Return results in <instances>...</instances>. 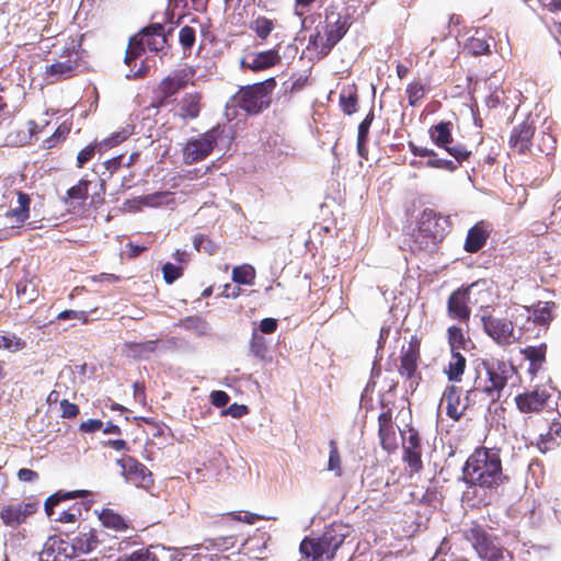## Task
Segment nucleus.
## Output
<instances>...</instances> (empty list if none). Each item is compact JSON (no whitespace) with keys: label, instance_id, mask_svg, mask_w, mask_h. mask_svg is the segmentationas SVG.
Here are the masks:
<instances>
[{"label":"nucleus","instance_id":"nucleus-1","mask_svg":"<svg viewBox=\"0 0 561 561\" xmlns=\"http://www.w3.org/2000/svg\"><path fill=\"white\" fill-rule=\"evenodd\" d=\"M463 480L472 486L496 489L507 482L503 472L500 450L478 447L468 457L462 469Z\"/></svg>","mask_w":561,"mask_h":561},{"label":"nucleus","instance_id":"nucleus-2","mask_svg":"<svg viewBox=\"0 0 561 561\" xmlns=\"http://www.w3.org/2000/svg\"><path fill=\"white\" fill-rule=\"evenodd\" d=\"M351 27L348 14H342L336 7L325 9L323 34L316 28L308 39V49L313 50L319 59L327 57L333 47L345 36Z\"/></svg>","mask_w":561,"mask_h":561},{"label":"nucleus","instance_id":"nucleus-3","mask_svg":"<svg viewBox=\"0 0 561 561\" xmlns=\"http://www.w3.org/2000/svg\"><path fill=\"white\" fill-rule=\"evenodd\" d=\"M348 535L350 528L347 525L334 522L325 527L320 537H306L300 542L299 551L308 561H332L336 550L343 545Z\"/></svg>","mask_w":561,"mask_h":561},{"label":"nucleus","instance_id":"nucleus-4","mask_svg":"<svg viewBox=\"0 0 561 561\" xmlns=\"http://www.w3.org/2000/svg\"><path fill=\"white\" fill-rule=\"evenodd\" d=\"M515 371L514 366L505 360L482 362L471 391L485 393L493 401L500 399L501 391L506 387L508 378Z\"/></svg>","mask_w":561,"mask_h":561},{"label":"nucleus","instance_id":"nucleus-5","mask_svg":"<svg viewBox=\"0 0 561 561\" xmlns=\"http://www.w3.org/2000/svg\"><path fill=\"white\" fill-rule=\"evenodd\" d=\"M277 85L274 77L241 87L233 95L234 105L248 115H257L272 104V94Z\"/></svg>","mask_w":561,"mask_h":561},{"label":"nucleus","instance_id":"nucleus-6","mask_svg":"<svg viewBox=\"0 0 561 561\" xmlns=\"http://www.w3.org/2000/svg\"><path fill=\"white\" fill-rule=\"evenodd\" d=\"M463 537L471 542L474 551L483 561L514 560L511 551L501 546L496 537L490 535L480 524L473 522L463 530Z\"/></svg>","mask_w":561,"mask_h":561},{"label":"nucleus","instance_id":"nucleus-7","mask_svg":"<svg viewBox=\"0 0 561 561\" xmlns=\"http://www.w3.org/2000/svg\"><path fill=\"white\" fill-rule=\"evenodd\" d=\"M450 227L451 222L448 216L437 214L433 209H424L415 241L423 249H433L444 240Z\"/></svg>","mask_w":561,"mask_h":561},{"label":"nucleus","instance_id":"nucleus-8","mask_svg":"<svg viewBox=\"0 0 561 561\" xmlns=\"http://www.w3.org/2000/svg\"><path fill=\"white\" fill-rule=\"evenodd\" d=\"M224 134L225 126L217 124L198 136L190 138L182 149L183 162L191 165L205 160L213 153Z\"/></svg>","mask_w":561,"mask_h":561},{"label":"nucleus","instance_id":"nucleus-9","mask_svg":"<svg viewBox=\"0 0 561 561\" xmlns=\"http://www.w3.org/2000/svg\"><path fill=\"white\" fill-rule=\"evenodd\" d=\"M553 301H538L529 307H525L527 312L525 321L518 324V331H522L523 342L538 339L545 333L553 320Z\"/></svg>","mask_w":561,"mask_h":561},{"label":"nucleus","instance_id":"nucleus-10","mask_svg":"<svg viewBox=\"0 0 561 561\" xmlns=\"http://www.w3.org/2000/svg\"><path fill=\"white\" fill-rule=\"evenodd\" d=\"M399 359L398 373L404 379L407 391L413 393L422 380V375L419 371L421 342L417 336L413 335L408 346H402Z\"/></svg>","mask_w":561,"mask_h":561},{"label":"nucleus","instance_id":"nucleus-11","mask_svg":"<svg viewBox=\"0 0 561 561\" xmlns=\"http://www.w3.org/2000/svg\"><path fill=\"white\" fill-rule=\"evenodd\" d=\"M195 73L196 71L193 67L184 66L164 77L158 84V96L153 106L163 107L169 105L173 101V96L181 90H184L190 83H193Z\"/></svg>","mask_w":561,"mask_h":561},{"label":"nucleus","instance_id":"nucleus-12","mask_svg":"<svg viewBox=\"0 0 561 561\" xmlns=\"http://www.w3.org/2000/svg\"><path fill=\"white\" fill-rule=\"evenodd\" d=\"M484 332L500 346L523 342L522 331H515V324L507 318L484 314L481 318Z\"/></svg>","mask_w":561,"mask_h":561},{"label":"nucleus","instance_id":"nucleus-13","mask_svg":"<svg viewBox=\"0 0 561 561\" xmlns=\"http://www.w3.org/2000/svg\"><path fill=\"white\" fill-rule=\"evenodd\" d=\"M379 405L382 410L377 419L380 446L387 453H393L398 448L397 433L393 423L394 402L381 397Z\"/></svg>","mask_w":561,"mask_h":561},{"label":"nucleus","instance_id":"nucleus-14","mask_svg":"<svg viewBox=\"0 0 561 561\" xmlns=\"http://www.w3.org/2000/svg\"><path fill=\"white\" fill-rule=\"evenodd\" d=\"M117 465L122 468V474L127 482L146 490L153 485L151 471L136 458L124 456L117 460Z\"/></svg>","mask_w":561,"mask_h":561},{"label":"nucleus","instance_id":"nucleus-15","mask_svg":"<svg viewBox=\"0 0 561 561\" xmlns=\"http://www.w3.org/2000/svg\"><path fill=\"white\" fill-rule=\"evenodd\" d=\"M280 45L277 44L271 49L250 53L240 60V68L253 72H260L273 68L280 64Z\"/></svg>","mask_w":561,"mask_h":561},{"label":"nucleus","instance_id":"nucleus-16","mask_svg":"<svg viewBox=\"0 0 561 561\" xmlns=\"http://www.w3.org/2000/svg\"><path fill=\"white\" fill-rule=\"evenodd\" d=\"M535 131V122L530 117H526L522 123L514 126L508 138L511 150L517 154L529 153Z\"/></svg>","mask_w":561,"mask_h":561},{"label":"nucleus","instance_id":"nucleus-17","mask_svg":"<svg viewBox=\"0 0 561 561\" xmlns=\"http://www.w3.org/2000/svg\"><path fill=\"white\" fill-rule=\"evenodd\" d=\"M60 58H64V60H57L46 67L45 73L47 78H51V82H58L73 77L79 67L78 51L75 50L73 47L65 49Z\"/></svg>","mask_w":561,"mask_h":561},{"label":"nucleus","instance_id":"nucleus-18","mask_svg":"<svg viewBox=\"0 0 561 561\" xmlns=\"http://www.w3.org/2000/svg\"><path fill=\"white\" fill-rule=\"evenodd\" d=\"M470 288L471 286H461L449 295L447 299V314L450 319L463 323L469 322L471 316V309L469 307Z\"/></svg>","mask_w":561,"mask_h":561},{"label":"nucleus","instance_id":"nucleus-19","mask_svg":"<svg viewBox=\"0 0 561 561\" xmlns=\"http://www.w3.org/2000/svg\"><path fill=\"white\" fill-rule=\"evenodd\" d=\"M37 510L35 503H15L7 504L0 507V517L2 523L8 526L15 528L19 525L26 522Z\"/></svg>","mask_w":561,"mask_h":561},{"label":"nucleus","instance_id":"nucleus-20","mask_svg":"<svg viewBox=\"0 0 561 561\" xmlns=\"http://www.w3.org/2000/svg\"><path fill=\"white\" fill-rule=\"evenodd\" d=\"M551 394L545 389L526 391L515 397V402L522 413H537L545 409Z\"/></svg>","mask_w":561,"mask_h":561},{"label":"nucleus","instance_id":"nucleus-21","mask_svg":"<svg viewBox=\"0 0 561 561\" xmlns=\"http://www.w3.org/2000/svg\"><path fill=\"white\" fill-rule=\"evenodd\" d=\"M71 558L70 543L58 536L49 537L39 552L41 561H67Z\"/></svg>","mask_w":561,"mask_h":561},{"label":"nucleus","instance_id":"nucleus-22","mask_svg":"<svg viewBox=\"0 0 561 561\" xmlns=\"http://www.w3.org/2000/svg\"><path fill=\"white\" fill-rule=\"evenodd\" d=\"M408 433V440L403 443V460L413 472H419L423 468L421 438L413 427H410Z\"/></svg>","mask_w":561,"mask_h":561},{"label":"nucleus","instance_id":"nucleus-23","mask_svg":"<svg viewBox=\"0 0 561 561\" xmlns=\"http://www.w3.org/2000/svg\"><path fill=\"white\" fill-rule=\"evenodd\" d=\"M203 108V95L201 92H187L178 102V113L183 121L196 119Z\"/></svg>","mask_w":561,"mask_h":561},{"label":"nucleus","instance_id":"nucleus-24","mask_svg":"<svg viewBox=\"0 0 561 561\" xmlns=\"http://www.w3.org/2000/svg\"><path fill=\"white\" fill-rule=\"evenodd\" d=\"M461 389L455 385H448L442 397V404H445L446 414L454 421H459L467 409L461 402Z\"/></svg>","mask_w":561,"mask_h":561},{"label":"nucleus","instance_id":"nucleus-25","mask_svg":"<svg viewBox=\"0 0 561 561\" xmlns=\"http://www.w3.org/2000/svg\"><path fill=\"white\" fill-rule=\"evenodd\" d=\"M490 237V230L484 221H479L472 226L467 233L463 249L468 253H477L486 243Z\"/></svg>","mask_w":561,"mask_h":561},{"label":"nucleus","instance_id":"nucleus-26","mask_svg":"<svg viewBox=\"0 0 561 561\" xmlns=\"http://www.w3.org/2000/svg\"><path fill=\"white\" fill-rule=\"evenodd\" d=\"M128 203L136 210H141L144 207L169 206L174 203V197L171 192L162 191L135 197Z\"/></svg>","mask_w":561,"mask_h":561},{"label":"nucleus","instance_id":"nucleus-27","mask_svg":"<svg viewBox=\"0 0 561 561\" xmlns=\"http://www.w3.org/2000/svg\"><path fill=\"white\" fill-rule=\"evenodd\" d=\"M241 534L237 527L231 526L228 534L205 539L207 549L226 552L237 547Z\"/></svg>","mask_w":561,"mask_h":561},{"label":"nucleus","instance_id":"nucleus-28","mask_svg":"<svg viewBox=\"0 0 561 561\" xmlns=\"http://www.w3.org/2000/svg\"><path fill=\"white\" fill-rule=\"evenodd\" d=\"M100 540L95 529H90L88 533H80L76 536L70 543L72 556L87 554L96 549Z\"/></svg>","mask_w":561,"mask_h":561},{"label":"nucleus","instance_id":"nucleus-29","mask_svg":"<svg viewBox=\"0 0 561 561\" xmlns=\"http://www.w3.org/2000/svg\"><path fill=\"white\" fill-rule=\"evenodd\" d=\"M16 206L5 211V217L13 220L16 226H22L30 218L31 197L28 194L18 191Z\"/></svg>","mask_w":561,"mask_h":561},{"label":"nucleus","instance_id":"nucleus-30","mask_svg":"<svg viewBox=\"0 0 561 561\" xmlns=\"http://www.w3.org/2000/svg\"><path fill=\"white\" fill-rule=\"evenodd\" d=\"M139 33H146L144 43L148 50L158 53L163 49L168 39L164 35V27L162 24H151L145 27Z\"/></svg>","mask_w":561,"mask_h":561},{"label":"nucleus","instance_id":"nucleus-31","mask_svg":"<svg viewBox=\"0 0 561 561\" xmlns=\"http://www.w3.org/2000/svg\"><path fill=\"white\" fill-rule=\"evenodd\" d=\"M158 340H149L144 342H125L123 351L128 357L136 360L147 359L150 354L157 350Z\"/></svg>","mask_w":561,"mask_h":561},{"label":"nucleus","instance_id":"nucleus-32","mask_svg":"<svg viewBox=\"0 0 561 561\" xmlns=\"http://www.w3.org/2000/svg\"><path fill=\"white\" fill-rule=\"evenodd\" d=\"M358 89L356 84L344 85L339 95V105L345 115H353L358 111Z\"/></svg>","mask_w":561,"mask_h":561},{"label":"nucleus","instance_id":"nucleus-33","mask_svg":"<svg viewBox=\"0 0 561 561\" xmlns=\"http://www.w3.org/2000/svg\"><path fill=\"white\" fill-rule=\"evenodd\" d=\"M467 367V359L460 352H450L444 374L451 382H460Z\"/></svg>","mask_w":561,"mask_h":561},{"label":"nucleus","instance_id":"nucleus-34","mask_svg":"<svg viewBox=\"0 0 561 561\" xmlns=\"http://www.w3.org/2000/svg\"><path fill=\"white\" fill-rule=\"evenodd\" d=\"M87 495H89V491H85V490H76V491L59 490L46 499L45 504H44L45 513L48 517H53V515L55 513L54 508L59 503H61L64 501H68V500L78 499V497H85Z\"/></svg>","mask_w":561,"mask_h":561},{"label":"nucleus","instance_id":"nucleus-35","mask_svg":"<svg viewBox=\"0 0 561 561\" xmlns=\"http://www.w3.org/2000/svg\"><path fill=\"white\" fill-rule=\"evenodd\" d=\"M99 519L105 528L117 533H124L131 528L128 520L112 508H103L99 514Z\"/></svg>","mask_w":561,"mask_h":561},{"label":"nucleus","instance_id":"nucleus-36","mask_svg":"<svg viewBox=\"0 0 561 561\" xmlns=\"http://www.w3.org/2000/svg\"><path fill=\"white\" fill-rule=\"evenodd\" d=\"M523 356L529 360V371L536 375L546 362L547 344L541 343L538 346H527L520 351Z\"/></svg>","mask_w":561,"mask_h":561},{"label":"nucleus","instance_id":"nucleus-37","mask_svg":"<svg viewBox=\"0 0 561 561\" xmlns=\"http://www.w3.org/2000/svg\"><path fill=\"white\" fill-rule=\"evenodd\" d=\"M451 129V122H439L430 128V138L437 147L444 148L448 144H453L454 138Z\"/></svg>","mask_w":561,"mask_h":561},{"label":"nucleus","instance_id":"nucleus-38","mask_svg":"<svg viewBox=\"0 0 561 561\" xmlns=\"http://www.w3.org/2000/svg\"><path fill=\"white\" fill-rule=\"evenodd\" d=\"M276 22L275 20L268 19L264 15L256 16L253 21L250 22L249 28L254 32L257 38L262 42H265L272 32L275 30Z\"/></svg>","mask_w":561,"mask_h":561},{"label":"nucleus","instance_id":"nucleus-39","mask_svg":"<svg viewBox=\"0 0 561 561\" xmlns=\"http://www.w3.org/2000/svg\"><path fill=\"white\" fill-rule=\"evenodd\" d=\"M16 296L24 304L34 302L38 297L36 283L32 278L24 277L16 283Z\"/></svg>","mask_w":561,"mask_h":561},{"label":"nucleus","instance_id":"nucleus-40","mask_svg":"<svg viewBox=\"0 0 561 561\" xmlns=\"http://www.w3.org/2000/svg\"><path fill=\"white\" fill-rule=\"evenodd\" d=\"M430 91V87L426 85L422 79H413L408 83L405 94L410 106L419 105L420 101L423 100L426 93Z\"/></svg>","mask_w":561,"mask_h":561},{"label":"nucleus","instance_id":"nucleus-41","mask_svg":"<svg viewBox=\"0 0 561 561\" xmlns=\"http://www.w3.org/2000/svg\"><path fill=\"white\" fill-rule=\"evenodd\" d=\"M72 128V123L62 122L55 131L42 142L43 149H53L62 144L69 136Z\"/></svg>","mask_w":561,"mask_h":561},{"label":"nucleus","instance_id":"nucleus-42","mask_svg":"<svg viewBox=\"0 0 561 561\" xmlns=\"http://www.w3.org/2000/svg\"><path fill=\"white\" fill-rule=\"evenodd\" d=\"M145 35L146 33H138L129 39L124 58L127 65H130L146 51L147 47L144 43V39H146Z\"/></svg>","mask_w":561,"mask_h":561},{"label":"nucleus","instance_id":"nucleus-43","mask_svg":"<svg viewBox=\"0 0 561 561\" xmlns=\"http://www.w3.org/2000/svg\"><path fill=\"white\" fill-rule=\"evenodd\" d=\"M20 89L12 83L0 84V119H5L10 116L9 106L14 100L15 92Z\"/></svg>","mask_w":561,"mask_h":561},{"label":"nucleus","instance_id":"nucleus-44","mask_svg":"<svg viewBox=\"0 0 561 561\" xmlns=\"http://www.w3.org/2000/svg\"><path fill=\"white\" fill-rule=\"evenodd\" d=\"M26 347V342L14 333L0 331V350L16 353Z\"/></svg>","mask_w":561,"mask_h":561},{"label":"nucleus","instance_id":"nucleus-45","mask_svg":"<svg viewBox=\"0 0 561 561\" xmlns=\"http://www.w3.org/2000/svg\"><path fill=\"white\" fill-rule=\"evenodd\" d=\"M447 342L450 352H460L466 348L468 340L460 327L451 325L447 329Z\"/></svg>","mask_w":561,"mask_h":561},{"label":"nucleus","instance_id":"nucleus-46","mask_svg":"<svg viewBox=\"0 0 561 561\" xmlns=\"http://www.w3.org/2000/svg\"><path fill=\"white\" fill-rule=\"evenodd\" d=\"M179 42L182 47L183 56H191L193 46L196 42L195 28L190 25L183 26L179 32Z\"/></svg>","mask_w":561,"mask_h":561},{"label":"nucleus","instance_id":"nucleus-47","mask_svg":"<svg viewBox=\"0 0 561 561\" xmlns=\"http://www.w3.org/2000/svg\"><path fill=\"white\" fill-rule=\"evenodd\" d=\"M250 352L254 357L261 360H265L267 357V341L263 335L259 334L256 331L252 333V337L250 341Z\"/></svg>","mask_w":561,"mask_h":561},{"label":"nucleus","instance_id":"nucleus-48","mask_svg":"<svg viewBox=\"0 0 561 561\" xmlns=\"http://www.w3.org/2000/svg\"><path fill=\"white\" fill-rule=\"evenodd\" d=\"M329 460L328 470L335 473L336 477L342 476V459L339 450L336 440L331 439L329 442Z\"/></svg>","mask_w":561,"mask_h":561},{"label":"nucleus","instance_id":"nucleus-49","mask_svg":"<svg viewBox=\"0 0 561 561\" xmlns=\"http://www.w3.org/2000/svg\"><path fill=\"white\" fill-rule=\"evenodd\" d=\"M255 270L251 265L236 266L232 270V280L237 284L253 285Z\"/></svg>","mask_w":561,"mask_h":561},{"label":"nucleus","instance_id":"nucleus-50","mask_svg":"<svg viewBox=\"0 0 561 561\" xmlns=\"http://www.w3.org/2000/svg\"><path fill=\"white\" fill-rule=\"evenodd\" d=\"M91 182L85 179H81L76 185L71 186L67 193L64 202L67 203L69 199L85 201L88 198L89 186Z\"/></svg>","mask_w":561,"mask_h":561},{"label":"nucleus","instance_id":"nucleus-51","mask_svg":"<svg viewBox=\"0 0 561 561\" xmlns=\"http://www.w3.org/2000/svg\"><path fill=\"white\" fill-rule=\"evenodd\" d=\"M118 561H160V559L154 552V547L150 546L122 556Z\"/></svg>","mask_w":561,"mask_h":561},{"label":"nucleus","instance_id":"nucleus-52","mask_svg":"<svg viewBox=\"0 0 561 561\" xmlns=\"http://www.w3.org/2000/svg\"><path fill=\"white\" fill-rule=\"evenodd\" d=\"M193 244L196 251L208 255H214L218 250V245L208 236L202 233L194 237Z\"/></svg>","mask_w":561,"mask_h":561},{"label":"nucleus","instance_id":"nucleus-53","mask_svg":"<svg viewBox=\"0 0 561 561\" xmlns=\"http://www.w3.org/2000/svg\"><path fill=\"white\" fill-rule=\"evenodd\" d=\"M446 150L450 156L455 158V162L458 163L460 167L463 162L468 161L471 157V151L467 149L465 145L458 144V145H451L448 144L446 147L443 148Z\"/></svg>","mask_w":561,"mask_h":561},{"label":"nucleus","instance_id":"nucleus-54","mask_svg":"<svg viewBox=\"0 0 561 561\" xmlns=\"http://www.w3.org/2000/svg\"><path fill=\"white\" fill-rule=\"evenodd\" d=\"M81 515H82L81 505L78 503H75L68 510H65L61 513H59L58 516L55 518V522H58L61 524H73L81 517Z\"/></svg>","mask_w":561,"mask_h":561},{"label":"nucleus","instance_id":"nucleus-55","mask_svg":"<svg viewBox=\"0 0 561 561\" xmlns=\"http://www.w3.org/2000/svg\"><path fill=\"white\" fill-rule=\"evenodd\" d=\"M468 51L474 56H480L490 53V45L485 39L471 37L466 44Z\"/></svg>","mask_w":561,"mask_h":561},{"label":"nucleus","instance_id":"nucleus-56","mask_svg":"<svg viewBox=\"0 0 561 561\" xmlns=\"http://www.w3.org/2000/svg\"><path fill=\"white\" fill-rule=\"evenodd\" d=\"M426 167L433 169H443L449 172H455L459 168L458 163H456L455 161L448 159H440L437 156L432 157V159H428L426 161Z\"/></svg>","mask_w":561,"mask_h":561},{"label":"nucleus","instance_id":"nucleus-57","mask_svg":"<svg viewBox=\"0 0 561 561\" xmlns=\"http://www.w3.org/2000/svg\"><path fill=\"white\" fill-rule=\"evenodd\" d=\"M162 273L163 279L165 280L167 284L174 283L178 278H180L183 275L182 268L172 263H165L162 266Z\"/></svg>","mask_w":561,"mask_h":561},{"label":"nucleus","instance_id":"nucleus-58","mask_svg":"<svg viewBox=\"0 0 561 561\" xmlns=\"http://www.w3.org/2000/svg\"><path fill=\"white\" fill-rule=\"evenodd\" d=\"M374 118H375L374 111L370 110L369 113L366 115V117L358 125L357 139L368 140L369 128L371 126Z\"/></svg>","mask_w":561,"mask_h":561},{"label":"nucleus","instance_id":"nucleus-59","mask_svg":"<svg viewBox=\"0 0 561 561\" xmlns=\"http://www.w3.org/2000/svg\"><path fill=\"white\" fill-rule=\"evenodd\" d=\"M60 410L61 417L64 419H73L80 413L79 407L76 403L68 401L67 399H62L60 401Z\"/></svg>","mask_w":561,"mask_h":561},{"label":"nucleus","instance_id":"nucleus-60","mask_svg":"<svg viewBox=\"0 0 561 561\" xmlns=\"http://www.w3.org/2000/svg\"><path fill=\"white\" fill-rule=\"evenodd\" d=\"M95 148H96L95 145H89V146H85L83 149H81L78 152V156H77V167L78 168H83L87 162H89L90 160L93 159V157L95 154Z\"/></svg>","mask_w":561,"mask_h":561},{"label":"nucleus","instance_id":"nucleus-61","mask_svg":"<svg viewBox=\"0 0 561 561\" xmlns=\"http://www.w3.org/2000/svg\"><path fill=\"white\" fill-rule=\"evenodd\" d=\"M249 413V409L244 404L233 403L221 411V415H230L234 419H240Z\"/></svg>","mask_w":561,"mask_h":561},{"label":"nucleus","instance_id":"nucleus-62","mask_svg":"<svg viewBox=\"0 0 561 561\" xmlns=\"http://www.w3.org/2000/svg\"><path fill=\"white\" fill-rule=\"evenodd\" d=\"M58 320H69V319H78L83 323L89 321V313L87 311H76V310H64L57 314Z\"/></svg>","mask_w":561,"mask_h":561},{"label":"nucleus","instance_id":"nucleus-63","mask_svg":"<svg viewBox=\"0 0 561 561\" xmlns=\"http://www.w3.org/2000/svg\"><path fill=\"white\" fill-rule=\"evenodd\" d=\"M227 517H230L233 520L244 522L247 524H254L256 520L260 519V516L254 513L250 512H231L226 515Z\"/></svg>","mask_w":561,"mask_h":561},{"label":"nucleus","instance_id":"nucleus-64","mask_svg":"<svg viewBox=\"0 0 561 561\" xmlns=\"http://www.w3.org/2000/svg\"><path fill=\"white\" fill-rule=\"evenodd\" d=\"M230 400L227 392L222 390H214L210 393V402L216 408H225Z\"/></svg>","mask_w":561,"mask_h":561}]
</instances>
